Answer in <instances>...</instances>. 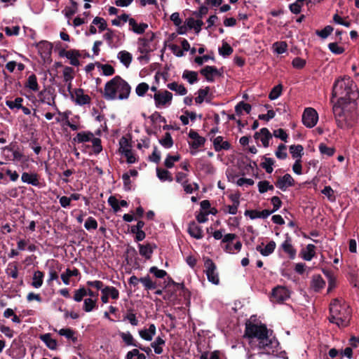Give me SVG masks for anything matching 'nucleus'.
I'll return each instance as SVG.
<instances>
[{"label":"nucleus","mask_w":359,"mask_h":359,"mask_svg":"<svg viewBox=\"0 0 359 359\" xmlns=\"http://www.w3.org/2000/svg\"><path fill=\"white\" fill-rule=\"evenodd\" d=\"M315 245L313 244H309L306 246V250H302V257L305 260L309 261L311 260L315 255Z\"/></svg>","instance_id":"nucleus-29"},{"label":"nucleus","mask_w":359,"mask_h":359,"mask_svg":"<svg viewBox=\"0 0 359 359\" xmlns=\"http://www.w3.org/2000/svg\"><path fill=\"white\" fill-rule=\"evenodd\" d=\"M139 334L144 340L151 341L156 334V326L154 324H151L148 329L140 330Z\"/></svg>","instance_id":"nucleus-15"},{"label":"nucleus","mask_w":359,"mask_h":359,"mask_svg":"<svg viewBox=\"0 0 359 359\" xmlns=\"http://www.w3.org/2000/svg\"><path fill=\"white\" fill-rule=\"evenodd\" d=\"M282 88H283V87H282L281 84L277 85L275 87H273V89L271 90V93L269 95V99L275 100V99L278 98L281 93Z\"/></svg>","instance_id":"nucleus-47"},{"label":"nucleus","mask_w":359,"mask_h":359,"mask_svg":"<svg viewBox=\"0 0 359 359\" xmlns=\"http://www.w3.org/2000/svg\"><path fill=\"white\" fill-rule=\"evenodd\" d=\"M148 90L149 85L143 82L136 87L135 92L138 96H144Z\"/></svg>","instance_id":"nucleus-48"},{"label":"nucleus","mask_w":359,"mask_h":359,"mask_svg":"<svg viewBox=\"0 0 359 359\" xmlns=\"http://www.w3.org/2000/svg\"><path fill=\"white\" fill-rule=\"evenodd\" d=\"M329 320L338 327H346L349 324L351 310L348 306L341 304L338 299H333L330 304Z\"/></svg>","instance_id":"nucleus-5"},{"label":"nucleus","mask_w":359,"mask_h":359,"mask_svg":"<svg viewBox=\"0 0 359 359\" xmlns=\"http://www.w3.org/2000/svg\"><path fill=\"white\" fill-rule=\"evenodd\" d=\"M209 91V87H206L204 89H200L198 92V95L195 98V102L197 104H201L204 101L205 97L208 95Z\"/></svg>","instance_id":"nucleus-42"},{"label":"nucleus","mask_w":359,"mask_h":359,"mask_svg":"<svg viewBox=\"0 0 359 359\" xmlns=\"http://www.w3.org/2000/svg\"><path fill=\"white\" fill-rule=\"evenodd\" d=\"M269 332L265 325H258L248 321L245 323L244 337L249 339L252 348L263 349L269 352L276 343L270 339Z\"/></svg>","instance_id":"nucleus-1"},{"label":"nucleus","mask_w":359,"mask_h":359,"mask_svg":"<svg viewBox=\"0 0 359 359\" xmlns=\"http://www.w3.org/2000/svg\"><path fill=\"white\" fill-rule=\"evenodd\" d=\"M109 204L111 206L114 211L117 212L120 210V206L118 205V201L114 196H111L108 199Z\"/></svg>","instance_id":"nucleus-61"},{"label":"nucleus","mask_w":359,"mask_h":359,"mask_svg":"<svg viewBox=\"0 0 359 359\" xmlns=\"http://www.w3.org/2000/svg\"><path fill=\"white\" fill-rule=\"evenodd\" d=\"M329 49L334 54H341L344 52L343 47L339 46L337 43H330L328 45Z\"/></svg>","instance_id":"nucleus-59"},{"label":"nucleus","mask_w":359,"mask_h":359,"mask_svg":"<svg viewBox=\"0 0 359 359\" xmlns=\"http://www.w3.org/2000/svg\"><path fill=\"white\" fill-rule=\"evenodd\" d=\"M159 142L166 148H170L173 145V141L171 135L169 133H165L164 138L160 140Z\"/></svg>","instance_id":"nucleus-44"},{"label":"nucleus","mask_w":359,"mask_h":359,"mask_svg":"<svg viewBox=\"0 0 359 359\" xmlns=\"http://www.w3.org/2000/svg\"><path fill=\"white\" fill-rule=\"evenodd\" d=\"M84 226L88 230L96 229L97 227V222L94 218L90 217L86 219Z\"/></svg>","instance_id":"nucleus-57"},{"label":"nucleus","mask_w":359,"mask_h":359,"mask_svg":"<svg viewBox=\"0 0 359 359\" xmlns=\"http://www.w3.org/2000/svg\"><path fill=\"white\" fill-rule=\"evenodd\" d=\"M140 281L141 283H142L143 286L144 287L145 290H154L156 288L157 285L156 282L152 281L151 279V277L147 275L144 277H142L140 278Z\"/></svg>","instance_id":"nucleus-22"},{"label":"nucleus","mask_w":359,"mask_h":359,"mask_svg":"<svg viewBox=\"0 0 359 359\" xmlns=\"http://www.w3.org/2000/svg\"><path fill=\"white\" fill-rule=\"evenodd\" d=\"M353 81L348 76L337 80L332 88V97H338L337 102L334 104L345 105L350 102H355L358 97V93Z\"/></svg>","instance_id":"nucleus-2"},{"label":"nucleus","mask_w":359,"mask_h":359,"mask_svg":"<svg viewBox=\"0 0 359 359\" xmlns=\"http://www.w3.org/2000/svg\"><path fill=\"white\" fill-rule=\"evenodd\" d=\"M282 249L286 253H287L291 258H294L296 254V250L294 249L291 244V238L290 237H287L286 240L281 245Z\"/></svg>","instance_id":"nucleus-21"},{"label":"nucleus","mask_w":359,"mask_h":359,"mask_svg":"<svg viewBox=\"0 0 359 359\" xmlns=\"http://www.w3.org/2000/svg\"><path fill=\"white\" fill-rule=\"evenodd\" d=\"M304 147L301 144L291 145L290 147V152L292 158L300 159L303 155Z\"/></svg>","instance_id":"nucleus-28"},{"label":"nucleus","mask_w":359,"mask_h":359,"mask_svg":"<svg viewBox=\"0 0 359 359\" xmlns=\"http://www.w3.org/2000/svg\"><path fill=\"white\" fill-rule=\"evenodd\" d=\"M121 337L123 341L127 345H133L134 346H138V344H135L133 336L130 333H121Z\"/></svg>","instance_id":"nucleus-50"},{"label":"nucleus","mask_w":359,"mask_h":359,"mask_svg":"<svg viewBox=\"0 0 359 359\" xmlns=\"http://www.w3.org/2000/svg\"><path fill=\"white\" fill-rule=\"evenodd\" d=\"M325 285V282L320 275H316L313 277L311 285L315 291H319Z\"/></svg>","instance_id":"nucleus-31"},{"label":"nucleus","mask_w":359,"mask_h":359,"mask_svg":"<svg viewBox=\"0 0 359 359\" xmlns=\"http://www.w3.org/2000/svg\"><path fill=\"white\" fill-rule=\"evenodd\" d=\"M122 153L125 155V156L127 158V162L128 163H133L135 162L136 158L135 156L133 155L131 149L129 148H126V150H123Z\"/></svg>","instance_id":"nucleus-63"},{"label":"nucleus","mask_w":359,"mask_h":359,"mask_svg":"<svg viewBox=\"0 0 359 359\" xmlns=\"http://www.w3.org/2000/svg\"><path fill=\"white\" fill-rule=\"evenodd\" d=\"M200 73L205 76L207 81H213V75H219L218 69L213 66H206L200 70Z\"/></svg>","instance_id":"nucleus-12"},{"label":"nucleus","mask_w":359,"mask_h":359,"mask_svg":"<svg viewBox=\"0 0 359 359\" xmlns=\"http://www.w3.org/2000/svg\"><path fill=\"white\" fill-rule=\"evenodd\" d=\"M261 133V142L264 147H268L269 146V140L272 138V134L266 128H262Z\"/></svg>","instance_id":"nucleus-33"},{"label":"nucleus","mask_w":359,"mask_h":359,"mask_svg":"<svg viewBox=\"0 0 359 359\" xmlns=\"http://www.w3.org/2000/svg\"><path fill=\"white\" fill-rule=\"evenodd\" d=\"M93 137V134L90 132L79 133H77L76 137L74 138V141L78 142L79 143L86 142L92 140Z\"/></svg>","instance_id":"nucleus-26"},{"label":"nucleus","mask_w":359,"mask_h":359,"mask_svg":"<svg viewBox=\"0 0 359 359\" xmlns=\"http://www.w3.org/2000/svg\"><path fill=\"white\" fill-rule=\"evenodd\" d=\"M140 254L146 259H149L153 252V247L150 243L147 245H139Z\"/></svg>","instance_id":"nucleus-24"},{"label":"nucleus","mask_w":359,"mask_h":359,"mask_svg":"<svg viewBox=\"0 0 359 359\" xmlns=\"http://www.w3.org/2000/svg\"><path fill=\"white\" fill-rule=\"evenodd\" d=\"M182 78L187 79L189 83L192 84L198 81V73L196 72L185 70L182 74Z\"/></svg>","instance_id":"nucleus-36"},{"label":"nucleus","mask_w":359,"mask_h":359,"mask_svg":"<svg viewBox=\"0 0 359 359\" xmlns=\"http://www.w3.org/2000/svg\"><path fill=\"white\" fill-rule=\"evenodd\" d=\"M180 159V155L171 156L168 155L165 161L164 165L168 168H171L174 166V162L179 161Z\"/></svg>","instance_id":"nucleus-43"},{"label":"nucleus","mask_w":359,"mask_h":359,"mask_svg":"<svg viewBox=\"0 0 359 359\" xmlns=\"http://www.w3.org/2000/svg\"><path fill=\"white\" fill-rule=\"evenodd\" d=\"M319 150L323 154H326L328 156H331L334 153V148L328 147L325 144H320L319 146Z\"/></svg>","instance_id":"nucleus-58"},{"label":"nucleus","mask_w":359,"mask_h":359,"mask_svg":"<svg viewBox=\"0 0 359 359\" xmlns=\"http://www.w3.org/2000/svg\"><path fill=\"white\" fill-rule=\"evenodd\" d=\"M273 135L277 138H280L283 141H287V135L285 133V131L282 128L275 130L273 131Z\"/></svg>","instance_id":"nucleus-64"},{"label":"nucleus","mask_w":359,"mask_h":359,"mask_svg":"<svg viewBox=\"0 0 359 359\" xmlns=\"http://www.w3.org/2000/svg\"><path fill=\"white\" fill-rule=\"evenodd\" d=\"M157 176L161 180H168L171 182L172 180L170 173L168 170L161 168L156 169Z\"/></svg>","instance_id":"nucleus-39"},{"label":"nucleus","mask_w":359,"mask_h":359,"mask_svg":"<svg viewBox=\"0 0 359 359\" xmlns=\"http://www.w3.org/2000/svg\"><path fill=\"white\" fill-rule=\"evenodd\" d=\"M23 99L22 97H17L14 101L7 100L6 102V106H8L10 109H13L14 108L20 109L22 107V102Z\"/></svg>","instance_id":"nucleus-45"},{"label":"nucleus","mask_w":359,"mask_h":359,"mask_svg":"<svg viewBox=\"0 0 359 359\" xmlns=\"http://www.w3.org/2000/svg\"><path fill=\"white\" fill-rule=\"evenodd\" d=\"M289 298L287 290L281 286L275 287L272 291L271 301L276 303H282Z\"/></svg>","instance_id":"nucleus-7"},{"label":"nucleus","mask_w":359,"mask_h":359,"mask_svg":"<svg viewBox=\"0 0 359 359\" xmlns=\"http://www.w3.org/2000/svg\"><path fill=\"white\" fill-rule=\"evenodd\" d=\"M275 184L281 190L285 191L288 187L294 184V180L290 174H285L283 177H279Z\"/></svg>","instance_id":"nucleus-10"},{"label":"nucleus","mask_w":359,"mask_h":359,"mask_svg":"<svg viewBox=\"0 0 359 359\" xmlns=\"http://www.w3.org/2000/svg\"><path fill=\"white\" fill-rule=\"evenodd\" d=\"M96 306V300L87 298L84 300L83 310L86 312H90Z\"/></svg>","instance_id":"nucleus-46"},{"label":"nucleus","mask_w":359,"mask_h":359,"mask_svg":"<svg viewBox=\"0 0 359 359\" xmlns=\"http://www.w3.org/2000/svg\"><path fill=\"white\" fill-rule=\"evenodd\" d=\"M130 93V86L119 76H116L105 84L104 97L107 100L127 99Z\"/></svg>","instance_id":"nucleus-4"},{"label":"nucleus","mask_w":359,"mask_h":359,"mask_svg":"<svg viewBox=\"0 0 359 359\" xmlns=\"http://www.w3.org/2000/svg\"><path fill=\"white\" fill-rule=\"evenodd\" d=\"M356 108L355 102H350V103L345 105H333V114L339 128L347 129L353 126L358 117Z\"/></svg>","instance_id":"nucleus-3"},{"label":"nucleus","mask_w":359,"mask_h":359,"mask_svg":"<svg viewBox=\"0 0 359 359\" xmlns=\"http://www.w3.org/2000/svg\"><path fill=\"white\" fill-rule=\"evenodd\" d=\"M81 57V54L79 50H70L67 55V58L70 60V64L74 66H79V61L78 58Z\"/></svg>","instance_id":"nucleus-25"},{"label":"nucleus","mask_w":359,"mask_h":359,"mask_svg":"<svg viewBox=\"0 0 359 359\" xmlns=\"http://www.w3.org/2000/svg\"><path fill=\"white\" fill-rule=\"evenodd\" d=\"M205 266L208 280L214 284H218L219 278L217 274L215 273L216 266L215 263L211 259H208L205 262Z\"/></svg>","instance_id":"nucleus-8"},{"label":"nucleus","mask_w":359,"mask_h":359,"mask_svg":"<svg viewBox=\"0 0 359 359\" xmlns=\"http://www.w3.org/2000/svg\"><path fill=\"white\" fill-rule=\"evenodd\" d=\"M118 58L124 65L128 67L132 60V55L130 53L123 50L118 53Z\"/></svg>","instance_id":"nucleus-37"},{"label":"nucleus","mask_w":359,"mask_h":359,"mask_svg":"<svg viewBox=\"0 0 359 359\" xmlns=\"http://www.w3.org/2000/svg\"><path fill=\"white\" fill-rule=\"evenodd\" d=\"M79 274V271L77 269L70 270L67 269L66 271L61 275V278L65 285L69 284V278L71 276H77Z\"/></svg>","instance_id":"nucleus-23"},{"label":"nucleus","mask_w":359,"mask_h":359,"mask_svg":"<svg viewBox=\"0 0 359 359\" xmlns=\"http://www.w3.org/2000/svg\"><path fill=\"white\" fill-rule=\"evenodd\" d=\"M87 295V290L84 288H80L74 292V299L76 302H81L83 298Z\"/></svg>","instance_id":"nucleus-53"},{"label":"nucleus","mask_w":359,"mask_h":359,"mask_svg":"<svg viewBox=\"0 0 359 359\" xmlns=\"http://www.w3.org/2000/svg\"><path fill=\"white\" fill-rule=\"evenodd\" d=\"M271 214V212L268 210H264L262 211L257 210H246L245 212V215H248L252 219L255 218H266Z\"/></svg>","instance_id":"nucleus-16"},{"label":"nucleus","mask_w":359,"mask_h":359,"mask_svg":"<svg viewBox=\"0 0 359 359\" xmlns=\"http://www.w3.org/2000/svg\"><path fill=\"white\" fill-rule=\"evenodd\" d=\"M39 339L51 350H55L57 346V341L51 338V334L48 333L39 336Z\"/></svg>","instance_id":"nucleus-19"},{"label":"nucleus","mask_w":359,"mask_h":359,"mask_svg":"<svg viewBox=\"0 0 359 359\" xmlns=\"http://www.w3.org/2000/svg\"><path fill=\"white\" fill-rule=\"evenodd\" d=\"M76 102L80 105L88 104L90 101V97L88 95L83 94V90L81 88L75 90Z\"/></svg>","instance_id":"nucleus-17"},{"label":"nucleus","mask_w":359,"mask_h":359,"mask_svg":"<svg viewBox=\"0 0 359 359\" xmlns=\"http://www.w3.org/2000/svg\"><path fill=\"white\" fill-rule=\"evenodd\" d=\"M251 105L244 102H240L235 107V111L237 115L240 116L242 114V111H245L247 114H249L251 111Z\"/></svg>","instance_id":"nucleus-34"},{"label":"nucleus","mask_w":359,"mask_h":359,"mask_svg":"<svg viewBox=\"0 0 359 359\" xmlns=\"http://www.w3.org/2000/svg\"><path fill=\"white\" fill-rule=\"evenodd\" d=\"M107 293L108 295H110L111 297L114 299H116L118 298L119 292L117 289L114 287L106 286L103 289H102V293L105 294Z\"/></svg>","instance_id":"nucleus-38"},{"label":"nucleus","mask_w":359,"mask_h":359,"mask_svg":"<svg viewBox=\"0 0 359 359\" xmlns=\"http://www.w3.org/2000/svg\"><path fill=\"white\" fill-rule=\"evenodd\" d=\"M93 24L94 25H99V29L100 31H103V30H105L107 29V22L106 21L102 18H100V17H95L93 21Z\"/></svg>","instance_id":"nucleus-56"},{"label":"nucleus","mask_w":359,"mask_h":359,"mask_svg":"<svg viewBox=\"0 0 359 359\" xmlns=\"http://www.w3.org/2000/svg\"><path fill=\"white\" fill-rule=\"evenodd\" d=\"M219 53L223 56H229L233 53V48L225 42L223 43L222 48L219 49Z\"/></svg>","instance_id":"nucleus-51"},{"label":"nucleus","mask_w":359,"mask_h":359,"mask_svg":"<svg viewBox=\"0 0 359 359\" xmlns=\"http://www.w3.org/2000/svg\"><path fill=\"white\" fill-rule=\"evenodd\" d=\"M286 150V146L283 144H279L278 147V149L276 151V156L277 158L280 159H285L287 158V154L285 152Z\"/></svg>","instance_id":"nucleus-49"},{"label":"nucleus","mask_w":359,"mask_h":359,"mask_svg":"<svg viewBox=\"0 0 359 359\" xmlns=\"http://www.w3.org/2000/svg\"><path fill=\"white\" fill-rule=\"evenodd\" d=\"M22 181L33 186L39 184L38 175L36 173L23 172L21 177Z\"/></svg>","instance_id":"nucleus-14"},{"label":"nucleus","mask_w":359,"mask_h":359,"mask_svg":"<svg viewBox=\"0 0 359 359\" xmlns=\"http://www.w3.org/2000/svg\"><path fill=\"white\" fill-rule=\"evenodd\" d=\"M25 87L29 88L33 91L39 90V85L37 83L36 76L35 74H31L27 79V81L25 84Z\"/></svg>","instance_id":"nucleus-32"},{"label":"nucleus","mask_w":359,"mask_h":359,"mask_svg":"<svg viewBox=\"0 0 359 359\" xmlns=\"http://www.w3.org/2000/svg\"><path fill=\"white\" fill-rule=\"evenodd\" d=\"M334 30L333 27L330 25L325 27L322 30H316V34L322 39H326Z\"/></svg>","instance_id":"nucleus-41"},{"label":"nucleus","mask_w":359,"mask_h":359,"mask_svg":"<svg viewBox=\"0 0 359 359\" xmlns=\"http://www.w3.org/2000/svg\"><path fill=\"white\" fill-rule=\"evenodd\" d=\"M43 273L36 271L33 275L32 285L35 288L40 287L43 284Z\"/></svg>","instance_id":"nucleus-27"},{"label":"nucleus","mask_w":359,"mask_h":359,"mask_svg":"<svg viewBox=\"0 0 359 359\" xmlns=\"http://www.w3.org/2000/svg\"><path fill=\"white\" fill-rule=\"evenodd\" d=\"M275 47V50L277 53L281 54L285 52L287 48V43L284 41L282 42H276L273 44Z\"/></svg>","instance_id":"nucleus-62"},{"label":"nucleus","mask_w":359,"mask_h":359,"mask_svg":"<svg viewBox=\"0 0 359 359\" xmlns=\"http://www.w3.org/2000/svg\"><path fill=\"white\" fill-rule=\"evenodd\" d=\"M263 158L264 161L260 164V166L265 169L267 173L271 174L273 170L272 165L274 164V161L271 158L266 156H264Z\"/></svg>","instance_id":"nucleus-35"},{"label":"nucleus","mask_w":359,"mask_h":359,"mask_svg":"<svg viewBox=\"0 0 359 359\" xmlns=\"http://www.w3.org/2000/svg\"><path fill=\"white\" fill-rule=\"evenodd\" d=\"M149 272L158 278H163L167 275V272L165 271L158 269L156 266L151 267L149 269Z\"/></svg>","instance_id":"nucleus-54"},{"label":"nucleus","mask_w":359,"mask_h":359,"mask_svg":"<svg viewBox=\"0 0 359 359\" xmlns=\"http://www.w3.org/2000/svg\"><path fill=\"white\" fill-rule=\"evenodd\" d=\"M69 1L72 4V6L68 8L66 11L65 15L67 18H71L73 15H74L76 13L78 9V4L74 0Z\"/></svg>","instance_id":"nucleus-52"},{"label":"nucleus","mask_w":359,"mask_h":359,"mask_svg":"<svg viewBox=\"0 0 359 359\" xmlns=\"http://www.w3.org/2000/svg\"><path fill=\"white\" fill-rule=\"evenodd\" d=\"M189 137L193 140V141L189 144L194 149H198V147L203 145L205 142L204 137H201L197 132L192 130H190Z\"/></svg>","instance_id":"nucleus-11"},{"label":"nucleus","mask_w":359,"mask_h":359,"mask_svg":"<svg viewBox=\"0 0 359 359\" xmlns=\"http://www.w3.org/2000/svg\"><path fill=\"white\" fill-rule=\"evenodd\" d=\"M188 232L191 236L196 239H201L203 238L202 229L196 224L195 222H192L189 224Z\"/></svg>","instance_id":"nucleus-13"},{"label":"nucleus","mask_w":359,"mask_h":359,"mask_svg":"<svg viewBox=\"0 0 359 359\" xmlns=\"http://www.w3.org/2000/svg\"><path fill=\"white\" fill-rule=\"evenodd\" d=\"M215 149L217 151L222 149L228 150L231 147V144L227 141H223V137L221 136L217 137L213 141Z\"/></svg>","instance_id":"nucleus-18"},{"label":"nucleus","mask_w":359,"mask_h":359,"mask_svg":"<svg viewBox=\"0 0 359 359\" xmlns=\"http://www.w3.org/2000/svg\"><path fill=\"white\" fill-rule=\"evenodd\" d=\"M59 334L61 336H65L67 339H71L74 342L77 341V337H74V332L71 329H61L59 331Z\"/></svg>","instance_id":"nucleus-40"},{"label":"nucleus","mask_w":359,"mask_h":359,"mask_svg":"<svg viewBox=\"0 0 359 359\" xmlns=\"http://www.w3.org/2000/svg\"><path fill=\"white\" fill-rule=\"evenodd\" d=\"M318 115L313 108H306L302 115V122L308 128L314 127L318 121Z\"/></svg>","instance_id":"nucleus-6"},{"label":"nucleus","mask_w":359,"mask_h":359,"mask_svg":"<svg viewBox=\"0 0 359 359\" xmlns=\"http://www.w3.org/2000/svg\"><path fill=\"white\" fill-rule=\"evenodd\" d=\"M129 25L131 27L132 30L137 34H143L145 29L148 27L146 23H140L138 25L135 20L133 18L129 19Z\"/></svg>","instance_id":"nucleus-20"},{"label":"nucleus","mask_w":359,"mask_h":359,"mask_svg":"<svg viewBox=\"0 0 359 359\" xmlns=\"http://www.w3.org/2000/svg\"><path fill=\"white\" fill-rule=\"evenodd\" d=\"M167 86L171 90H174L181 95H184L187 93L186 88L182 84H178L177 82L170 83Z\"/></svg>","instance_id":"nucleus-30"},{"label":"nucleus","mask_w":359,"mask_h":359,"mask_svg":"<svg viewBox=\"0 0 359 359\" xmlns=\"http://www.w3.org/2000/svg\"><path fill=\"white\" fill-rule=\"evenodd\" d=\"M91 141H92V143H93V147L94 152L95 154H99L102 150L100 139L97 138V137H93V138L92 139Z\"/></svg>","instance_id":"nucleus-60"},{"label":"nucleus","mask_w":359,"mask_h":359,"mask_svg":"<svg viewBox=\"0 0 359 359\" xmlns=\"http://www.w3.org/2000/svg\"><path fill=\"white\" fill-rule=\"evenodd\" d=\"M276 248V243L273 241H270L263 249L264 252H262L263 256H268L271 254Z\"/></svg>","instance_id":"nucleus-55"},{"label":"nucleus","mask_w":359,"mask_h":359,"mask_svg":"<svg viewBox=\"0 0 359 359\" xmlns=\"http://www.w3.org/2000/svg\"><path fill=\"white\" fill-rule=\"evenodd\" d=\"M172 98V94L168 90L156 92L154 95L155 104L157 107L159 105H165L170 102Z\"/></svg>","instance_id":"nucleus-9"}]
</instances>
